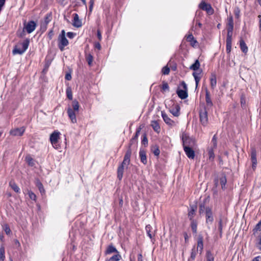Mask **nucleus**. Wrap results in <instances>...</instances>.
<instances>
[{"label":"nucleus","mask_w":261,"mask_h":261,"mask_svg":"<svg viewBox=\"0 0 261 261\" xmlns=\"http://www.w3.org/2000/svg\"><path fill=\"white\" fill-rule=\"evenodd\" d=\"M227 36L226 39V51L227 54L231 51L232 44V36L233 30V20L232 16H230L227 18Z\"/></svg>","instance_id":"1"},{"label":"nucleus","mask_w":261,"mask_h":261,"mask_svg":"<svg viewBox=\"0 0 261 261\" xmlns=\"http://www.w3.org/2000/svg\"><path fill=\"white\" fill-rule=\"evenodd\" d=\"M30 43L28 39H25L23 42L18 43L13 50V54L21 55L24 53L28 49Z\"/></svg>","instance_id":"2"},{"label":"nucleus","mask_w":261,"mask_h":261,"mask_svg":"<svg viewBox=\"0 0 261 261\" xmlns=\"http://www.w3.org/2000/svg\"><path fill=\"white\" fill-rule=\"evenodd\" d=\"M199 115L201 125L206 126L208 124V113L206 107H204L199 110Z\"/></svg>","instance_id":"3"},{"label":"nucleus","mask_w":261,"mask_h":261,"mask_svg":"<svg viewBox=\"0 0 261 261\" xmlns=\"http://www.w3.org/2000/svg\"><path fill=\"white\" fill-rule=\"evenodd\" d=\"M180 85L182 87L183 89L178 88L176 90V93L180 99H185L188 96L187 85L184 81H182Z\"/></svg>","instance_id":"4"},{"label":"nucleus","mask_w":261,"mask_h":261,"mask_svg":"<svg viewBox=\"0 0 261 261\" xmlns=\"http://www.w3.org/2000/svg\"><path fill=\"white\" fill-rule=\"evenodd\" d=\"M68 44V41L65 37V31L62 30L59 37V47L61 50H63L64 47Z\"/></svg>","instance_id":"5"},{"label":"nucleus","mask_w":261,"mask_h":261,"mask_svg":"<svg viewBox=\"0 0 261 261\" xmlns=\"http://www.w3.org/2000/svg\"><path fill=\"white\" fill-rule=\"evenodd\" d=\"M60 133L58 131H54L50 136V141L53 146L56 148H58V143L60 138Z\"/></svg>","instance_id":"6"},{"label":"nucleus","mask_w":261,"mask_h":261,"mask_svg":"<svg viewBox=\"0 0 261 261\" xmlns=\"http://www.w3.org/2000/svg\"><path fill=\"white\" fill-rule=\"evenodd\" d=\"M199 8L202 10L207 12L209 14H212L214 10L210 4H207L204 2H202L199 5Z\"/></svg>","instance_id":"7"},{"label":"nucleus","mask_w":261,"mask_h":261,"mask_svg":"<svg viewBox=\"0 0 261 261\" xmlns=\"http://www.w3.org/2000/svg\"><path fill=\"white\" fill-rule=\"evenodd\" d=\"M25 128L22 126L20 128H15L10 131V134L13 136H21L24 133Z\"/></svg>","instance_id":"8"},{"label":"nucleus","mask_w":261,"mask_h":261,"mask_svg":"<svg viewBox=\"0 0 261 261\" xmlns=\"http://www.w3.org/2000/svg\"><path fill=\"white\" fill-rule=\"evenodd\" d=\"M251 160L252 162V167L253 170H254L257 166V159H256V150L255 148H252L251 150Z\"/></svg>","instance_id":"9"},{"label":"nucleus","mask_w":261,"mask_h":261,"mask_svg":"<svg viewBox=\"0 0 261 261\" xmlns=\"http://www.w3.org/2000/svg\"><path fill=\"white\" fill-rule=\"evenodd\" d=\"M132 151L133 150L132 148H130V147H128L127 150H126L125 154L124 155L122 163L123 164H126V168H127V166L130 163V158L131 156Z\"/></svg>","instance_id":"10"},{"label":"nucleus","mask_w":261,"mask_h":261,"mask_svg":"<svg viewBox=\"0 0 261 261\" xmlns=\"http://www.w3.org/2000/svg\"><path fill=\"white\" fill-rule=\"evenodd\" d=\"M197 209V206L196 204H192L190 205V207L188 209V218L192 221L195 216L196 215V212Z\"/></svg>","instance_id":"11"},{"label":"nucleus","mask_w":261,"mask_h":261,"mask_svg":"<svg viewBox=\"0 0 261 261\" xmlns=\"http://www.w3.org/2000/svg\"><path fill=\"white\" fill-rule=\"evenodd\" d=\"M182 146L183 148L184 146H192L194 145V141L192 139L185 135L182 137Z\"/></svg>","instance_id":"12"},{"label":"nucleus","mask_w":261,"mask_h":261,"mask_svg":"<svg viewBox=\"0 0 261 261\" xmlns=\"http://www.w3.org/2000/svg\"><path fill=\"white\" fill-rule=\"evenodd\" d=\"M36 27V23L34 21H30L24 25V29L26 30L28 33L30 34L35 30Z\"/></svg>","instance_id":"13"},{"label":"nucleus","mask_w":261,"mask_h":261,"mask_svg":"<svg viewBox=\"0 0 261 261\" xmlns=\"http://www.w3.org/2000/svg\"><path fill=\"white\" fill-rule=\"evenodd\" d=\"M206 222L207 224H212L213 222L214 218L212 209L210 207H206Z\"/></svg>","instance_id":"14"},{"label":"nucleus","mask_w":261,"mask_h":261,"mask_svg":"<svg viewBox=\"0 0 261 261\" xmlns=\"http://www.w3.org/2000/svg\"><path fill=\"white\" fill-rule=\"evenodd\" d=\"M184 150L187 156L190 159L195 158V153L194 150L190 146H184Z\"/></svg>","instance_id":"15"},{"label":"nucleus","mask_w":261,"mask_h":261,"mask_svg":"<svg viewBox=\"0 0 261 261\" xmlns=\"http://www.w3.org/2000/svg\"><path fill=\"white\" fill-rule=\"evenodd\" d=\"M205 102L206 106L205 107H206V109H210L212 108L213 103L211 98L210 93L207 89L205 91Z\"/></svg>","instance_id":"16"},{"label":"nucleus","mask_w":261,"mask_h":261,"mask_svg":"<svg viewBox=\"0 0 261 261\" xmlns=\"http://www.w3.org/2000/svg\"><path fill=\"white\" fill-rule=\"evenodd\" d=\"M125 166H126V164H123V163L122 162L117 168V178L119 180H121L123 177Z\"/></svg>","instance_id":"17"},{"label":"nucleus","mask_w":261,"mask_h":261,"mask_svg":"<svg viewBox=\"0 0 261 261\" xmlns=\"http://www.w3.org/2000/svg\"><path fill=\"white\" fill-rule=\"evenodd\" d=\"M180 107L178 105L173 106L169 110L170 112L175 117H178L179 114Z\"/></svg>","instance_id":"18"},{"label":"nucleus","mask_w":261,"mask_h":261,"mask_svg":"<svg viewBox=\"0 0 261 261\" xmlns=\"http://www.w3.org/2000/svg\"><path fill=\"white\" fill-rule=\"evenodd\" d=\"M162 117L164 121V122L169 125H173L174 123V122L171 120L168 116L166 114V113L162 111Z\"/></svg>","instance_id":"19"},{"label":"nucleus","mask_w":261,"mask_h":261,"mask_svg":"<svg viewBox=\"0 0 261 261\" xmlns=\"http://www.w3.org/2000/svg\"><path fill=\"white\" fill-rule=\"evenodd\" d=\"M227 219L225 215L221 214L219 220V228H223L226 226Z\"/></svg>","instance_id":"20"},{"label":"nucleus","mask_w":261,"mask_h":261,"mask_svg":"<svg viewBox=\"0 0 261 261\" xmlns=\"http://www.w3.org/2000/svg\"><path fill=\"white\" fill-rule=\"evenodd\" d=\"M202 72V70L200 69L199 70L198 72H194L192 73L193 76L194 77L195 81V84H196V88H197L199 83L201 80V74Z\"/></svg>","instance_id":"21"},{"label":"nucleus","mask_w":261,"mask_h":261,"mask_svg":"<svg viewBox=\"0 0 261 261\" xmlns=\"http://www.w3.org/2000/svg\"><path fill=\"white\" fill-rule=\"evenodd\" d=\"M139 157L140 158L141 162L144 164H147V158L146 151L144 149H140L139 151Z\"/></svg>","instance_id":"22"},{"label":"nucleus","mask_w":261,"mask_h":261,"mask_svg":"<svg viewBox=\"0 0 261 261\" xmlns=\"http://www.w3.org/2000/svg\"><path fill=\"white\" fill-rule=\"evenodd\" d=\"M67 113L72 123L76 122V119L75 117V112H74L72 109L69 108L67 110Z\"/></svg>","instance_id":"23"},{"label":"nucleus","mask_w":261,"mask_h":261,"mask_svg":"<svg viewBox=\"0 0 261 261\" xmlns=\"http://www.w3.org/2000/svg\"><path fill=\"white\" fill-rule=\"evenodd\" d=\"M197 248H200V253L202 252L203 248V238L201 234H199L197 239Z\"/></svg>","instance_id":"24"},{"label":"nucleus","mask_w":261,"mask_h":261,"mask_svg":"<svg viewBox=\"0 0 261 261\" xmlns=\"http://www.w3.org/2000/svg\"><path fill=\"white\" fill-rule=\"evenodd\" d=\"M73 25L76 27H80L82 25V23L81 21L79 20V16L77 14L74 13L73 14Z\"/></svg>","instance_id":"25"},{"label":"nucleus","mask_w":261,"mask_h":261,"mask_svg":"<svg viewBox=\"0 0 261 261\" xmlns=\"http://www.w3.org/2000/svg\"><path fill=\"white\" fill-rule=\"evenodd\" d=\"M151 126L153 129L156 133H160L161 130L160 126L157 121L153 120L151 122Z\"/></svg>","instance_id":"26"},{"label":"nucleus","mask_w":261,"mask_h":261,"mask_svg":"<svg viewBox=\"0 0 261 261\" xmlns=\"http://www.w3.org/2000/svg\"><path fill=\"white\" fill-rule=\"evenodd\" d=\"M240 47L241 50L244 53H246L248 51V47L242 39L240 40Z\"/></svg>","instance_id":"27"},{"label":"nucleus","mask_w":261,"mask_h":261,"mask_svg":"<svg viewBox=\"0 0 261 261\" xmlns=\"http://www.w3.org/2000/svg\"><path fill=\"white\" fill-rule=\"evenodd\" d=\"M210 81L211 86L212 89H214L216 87L217 84V79L216 76L215 74H211Z\"/></svg>","instance_id":"28"},{"label":"nucleus","mask_w":261,"mask_h":261,"mask_svg":"<svg viewBox=\"0 0 261 261\" xmlns=\"http://www.w3.org/2000/svg\"><path fill=\"white\" fill-rule=\"evenodd\" d=\"M200 64L198 60H196L194 63L191 65L190 67V69L194 71H197L199 69Z\"/></svg>","instance_id":"29"},{"label":"nucleus","mask_w":261,"mask_h":261,"mask_svg":"<svg viewBox=\"0 0 261 261\" xmlns=\"http://www.w3.org/2000/svg\"><path fill=\"white\" fill-rule=\"evenodd\" d=\"M113 252L118 253L117 250L113 245L111 244L109 245L106 251V253L110 254Z\"/></svg>","instance_id":"30"},{"label":"nucleus","mask_w":261,"mask_h":261,"mask_svg":"<svg viewBox=\"0 0 261 261\" xmlns=\"http://www.w3.org/2000/svg\"><path fill=\"white\" fill-rule=\"evenodd\" d=\"M137 143H138L137 140L132 138V139L130 140L128 147H130V148H132V150L133 149H136L137 148Z\"/></svg>","instance_id":"31"},{"label":"nucleus","mask_w":261,"mask_h":261,"mask_svg":"<svg viewBox=\"0 0 261 261\" xmlns=\"http://www.w3.org/2000/svg\"><path fill=\"white\" fill-rule=\"evenodd\" d=\"M214 149L215 148L213 147H211L208 149V158L211 161H213L215 158V154L214 151Z\"/></svg>","instance_id":"32"},{"label":"nucleus","mask_w":261,"mask_h":261,"mask_svg":"<svg viewBox=\"0 0 261 261\" xmlns=\"http://www.w3.org/2000/svg\"><path fill=\"white\" fill-rule=\"evenodd\" d=\"M25 161L29 166L33 167L35 165V161L30 155L26 156Z\"/></svg>","instance_id":"33"},{"label":"nucleus","mask_w":261,"mask_h":261,"mask_svg":"<svg viewBox=\"0 0 261 261\" xmlns=\"http://www.w3.org/2000/svg\"><path fill=\"white\" fill-rule=\"evenodd\" d=\"M85 58H86V60L87 62L88 65L89 66H91L92 64V62H93V57L92 55L90 54H87L86 53Z\"/></svg>","instance_id":"34"},{"label":"nucleus","mask_w":261,"mask_h":261,"mask_svg":"<svg viewBox=\"0 0 261 261\" xmlns=\"http://www.w3.org/2000/svg\"><path fill=\"white\" fill-rule=\"evenodd\" d=\"M36 186L38 187L41 195H43L45 193V190L43 188V185L40 181L37 180L36 181Z\"/></svg>","instance_id":"35"},{"label":"nucleus","mask_w":261,"mask_h":261,"mask_svg":"<svg viewBox=\"0 0 261 261\" xmlns=\"http://www.w3.org/2000/svg\"><path fill=\"white\" fill-rule=\"evenodd\" d=\"M206 207L205 206V202H203L200 203L199 206V213L200 214H202L205 212L206 213Z\"/></svg>","instance_id":"36"},{"label":"nucleus","mask_w":261,"mask_h":261,"mask_svg":"<svg viewBox=\"0 0 261 261\" xmlns=\"http://www.w3.org/2000/svg\"><path fill=\"white\" fill-rule=\"evenodd\" d=\"M5 247L3 245H2L0 247V259L2 261H4L5 258Z\"/></svg>","instance_id":"37"},{"label":"nucleus","mask_w":261,"mask_h":261,"mask_svg":"<svg viewBox=\"0 0 261 261\" xmlns=\"http://www.w3.org/2000/svg\"><path fill=\"white\" fill-rule=\"evenodd\" d=\"M9 185H10V187H11V188L15 192H16L17 193L19 192L20 189L19 188V187L16 185V184L15 182H14L13 181H10Z\"/></svg>","instance_id":"38"},{"label":"nucleus","mask_w":261,"mask_h":261,"mask_svg":"<svg viewBox=\"0 0 261 261\" xmlns=\"http://www.w3.org/2000/svg\"><path fill=\"white\" fill-rule=\"evenodd\" d=\"M206 261H214V257L210 251H207L206 253Z\"/></svg>","instance_id":"39"},{"label":"nucleus","mask_w":261,"mask_h":261,"mask_svg":"<svg viewBox=\"0 0 261 261\" xmlns=\"http://www.w3.org/2000/svg\"><path fill=\"white\" fill-rule=\"evenodd\" d=\"M220 184L221 185L222 189H225V185L226 184L227 180L225 176H223L220 179Z\"/></svg>","instance_id":"40"},{"label":"nucleus","mask_w":261,"mask_h":261,"mask_svg":"<svg viewBox=\"0 0 261 261\" xmlns=\"http://www.w3.org/2000/svg\"><path fill=\"white\" fill-rule=\"evenodd\" d=\"M217 138L216 136V135H215L212 139V146L214 148H216L217 147Z\"/></svg>","instance_id":"41"},{"label":"nucleus","mask_w":261,"mask_h":261,"mask_svg":"<svg viewBox=\"0 0 261 261\" xmlns=\"http://www.w3.org/2000/svg\"><path fill=\"white\" fill-rule=\"evenodd\" d=\"M73 111L74 112L78 111L79 109V105L77 101L74 100L72 102Z\"/></svg>","instance_id":"42"},{"label":"nucleus","mask_w":261,"mask_h":261,"mask_svg":"<svg viewBox=\"0 0 261 261\" xmlns=\"http://www.w3.org/2000/svg\"><path fill=\"white\" fill-rule=\"evenodd\" d=\"M152 151L155 156H159L160 153V150L159 147L155 146L152 149Z\"/></svg>","instance_id":"43"},{"label":"nucleus","mask_w":261,"mask_h":261,"mask_svg":"<svg viewBox=\"0 0 261 261\" xmlns=\"http://www.w3.org/2000/svg\"><path fill=\"white\" fill-rule=\"evenodd\" d=\"M66 95H67V97L69 99H72V95L71 89L69 87H67V88L66 89Z\"/></svg>","instance_id":"44"},{"label":"nucleus","mask_w":261,"mask_h":261,"mask_svg":"<svg viewBox=\"0 0 261 261\" xmlns=\"http://www.w3.org/2000/svg\"><path fill=\"white\" fill-rule=\"evenodd\" d=\"M121 258V255L119 254L114 255L110 258V261H119Z\"/></svg>","instance_id":"45"},{"label":"nucleus","mask_w":261,"mask_h":261,"mask_svg":"<svg viewBox=\"0 0 261 261\" xmlns=\"http://www.w3.org/2000/svg\"><path fill=\"white\" fill-rule=\"evenodd\" d=\"M258 229H255V231L254 232V234H256V241L257 243H261V232L258 231Z\"/></svg>","instance_id":"46"},{"label":"nucleus","mask_w":261,"mask_h":261,"mask_svg":"<svg viewBox=\"0 0 261 261\" xmlns=\"http://www.w3.org/2000/svg\"><path fill=\"white\" fill-rule=\"evenodd\" d=\"M197 250H196L195 248V247H194L192 249V251H191V256H190V258L192 260H194L195 257H196V254H197Z\"/></svg>","instance_id":"47"},{"label":"nucleus","mask_w":261,"mask_h":261,"mask_svg":"<svg viewBox=\"0 0 261 261\" xmlns=\"http://www.w3.org/2000/svg\"><path fill=\"white\" fill-rule=\"evenodd\" d=\"M162 73L164 75H168L170 72V68L167 66H164L162 70Z\"/></svg>","instance_id":"48"},{"label":"nucleus","mask_w":261,"mask_h":261,"mask_svg":"<svg viewBox=\"0 0 261 261\" xmlns=\"http://www.w3.org/2000/svg\"><path fill=\"white\" fill-rule=\"evenodd\" d=\"M28 194L30 199L33 200H36V196L33 192L28 191Z\"/></svg>","instance_id":"49"},{"label":"nucleus","mask_w":261,"mask_h":261,"mask_svg":"<svg viewBox=\"0 0 261 261\" xmlns=\"http://www.w3.org/2000/svg\"><path fill=\"white\" fill-rule=\"evenodd\" d=\"M234 14L235 17L237 18H239L240 17V9L238 7L235 8V9L234 10Z\"/></svg>","instance_id":"50"},{"label":"nucleus","mask_w":261,"mask_h":261,"mask_svg":"<svg viewBox=\"0 0 261 261\" xmlns=\"http://www.w3.org/2000/svg\"><path fill=\"white\" fill-rule=\"evenodd\" d=\"M155 230H154L153 232L151 231V229L147 230V235L151 239H152L153 237L155 236Z\"/></svg>","instance_id":"51"},{"label":"nucleus","mask_w":261,"mask_h":261,"mask_svg":"<svg viewBox=\"0 0 261 261\" xmlns=\"http://www.w3.org/2000/svg\"><path fill=\"white\" fill-rule=\"evenodd\" d=\"M162 89L163 91L169 90V87L167 83L164 82L163 83Z\"/></svg>","instance_id":"52"},{"label":"nucleus","mask_w":261,"mask_h":261,"mask_svg":"<svg viewBox=\"0 0 261 261\" xmlns=\"http://www.w3.org/2000/svg\"><path fill=\"white\" fill-rule=\"evenodd\" d=\"M142 143L144 145L148 144V139L146 134H144L142 140Z\"/></svg>","instance_id":"53"},{"label":"nucleus","mask_w":261,"mask_h":261,"mask_svg":"<svg viewBox=\"0 0 261 261\" xmlns=\"http://www.w3.org/2000/svg\"><path fill=\"white\" fill-rule=\"evenodd\" d=\"M187 40L188 41L191 42L194 41V42H196V40H194V37L192 34H189L187 37Z\"/></svg>","instance_id":"54"},{"label":"nucleus","mask_w":261,"mask_h":261,"mask_svg":"<svg viewBox=\"0 0 261 261\" xmlns=\"http://www.w3.org/2000/svg\"><path fill=\"white\" fill-rule=\"evenodd\" d=\"M183 235L185 238V243H187L189 242V238L190 236L188 234V233L186 232H184L183 233Z\"/></svg>","instance_id":"55"},{"label":"nucleus","mask_w":261,"mask_h":261,"mask_svg":"<svg viewBox=\"0 0 261 261\" xmlns=\"http://www.w3.org/2000/svg\"><path fill=\"white\" fill-rule=\"evenodd\" d=\"M76 35V34L73 32H68L67 34V36L69 38L72 39Z\"/></svg>","instance_id":"56"},{"label":"nucleus","mask_w":261,"mask_h":261,"mask_svg":"<svg viewBox=\"0 0 261 261\" xmlns=\"http://www.w3.org/2000/svg\"><path fill=\"white\" fill-rule=\"evenodd\" d=\"M94 47L95 48L98 49V50H100L101 49V45L99 42H95L94 43Z\"/></svg>","instance_id":"57"},{"label":"nucleus","mask_w":261,"mask_h":261,"mask_svg":"<svg viewBox=\"0 0 261 261\" xmlns=\"http://www.w3.org/2000/svg\"><path fill=\"white\" fill-rule=\"evenodd\" d=\"M191 228H196L197 224L196 222H195L193 219L191 221Z\"/></svg>","instance_id":"58"},{"label":"nucleus","mask_w":261,"mask_h":261,"mask_svg":"<svg viewBox=\"0 0 261 261\" xmlns=\"http://www.w3.org/2000/svg\"><path fill=\"white\" fill-rule=\"evenodd\" d=\"M93 2H92V1H90V6L89 7V13L92 12V9H93Z\"/></svg>","instance_id":"59"},{"label":"nucleus","mask_w":261,"mask_h":261,"mask_svg":"<svg viewBox=\"0 0 261 261\" xmlns=\"http://www.w3.org/2000/svg\"><path fill=\"white\" fill-rule=\"evenodd\" d=\"M97 36L99 41H101L102 39V36L100 31L98 30L97 32Z\"/></svg>","instance_id":"60"},{"label":"nucleus","mask_w":261,"mask_h":261,"mask_svg":"<svg viewBox=\"0 0 261 261\" xmlns=\"http://www.w3.org/2000/svg\"><path fill=\"white\" fill-rule=\"evenodd\" d=\"M65 79L68 80V81H69L71 79V75L70 73H67L65 75Z\"/></svg>","instance_id":"61"},{"label":"nucleus","mask_w":261,"mask_h":261,"mask_svg":"<svg viewBox=\"0 0 261 261\" xmlns=\"http://www.w3.org/2000/svg\"><path fill=\"white\" fill-rule=\"evenodd\" d=\"M258 18L259 19V30L261 32V14L258 15Z\"/></svg>","instance_id":"62"},{"label":"nucleus","mask_w":261,"mask_h":261,"mask_svg":"<svg viewBox=\"0 0 261 261\" xmlns=\"http://www.w3.org/2000/svg\"><path fill=\"white\" fill-rule=\"evenodd\" d=\"M255 228H261V220L256 224Z\"/></svg>","instance_id":"63"},{"label":"nucleus","mask_w":261,"mask_h":261,"mask_svg":"<svg viewBox=\"0 0 261 261\" xmlns=\"http://www.w3.org/2000/svg\"><path fill=\"white\" fill-rule=\"evenodd\" d=\"M141 127H140L137 129L136 133H135V135H136V136H139L140 131H141Z\"/></svg>","instance_id":"64"}]
</instances>
